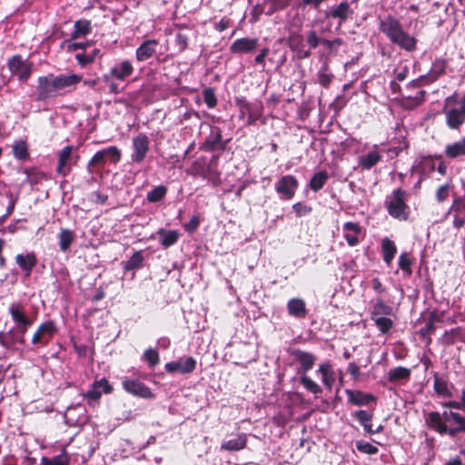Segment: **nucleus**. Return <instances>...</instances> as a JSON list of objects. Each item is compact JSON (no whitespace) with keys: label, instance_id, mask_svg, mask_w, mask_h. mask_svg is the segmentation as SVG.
Segmentation results:
<instances>
[{"label":"nucleus","instance_id":"nucleus-1","mask_svg":"<svg viewBox=\"0 0 465 465\" xmlns=\"http://www.w3.org/2000/svg\"><path fill=\"white\" fill-rule=\"evenodd\" d=\"M82 75L77 74H48L37 78L36 100L45 101L63 93L74 90L82 81Z\"/></svg>","mask_w":465,"mask_h":465},{"label":"nucleus","instance_id":"nucleus-2","mask_svg":"<svg viewBox=\"0 0 465 465\" xmlns=\"http://www.w3.org/2000/svg\"><path fill=\"white\" fill-rule=\"evenodd\" d=\"M425 423L440 435L455 437L460 432H465V417L452 411L429 412L425 416Z\"/></svg>","mask_w":465,"mask_h":465},{"label":"nucleus","instance_id":"nucleus-3","mask_svg":"<svg viewBox=\"0 0 465 465\" xmlns=\"http://www.w3.org/2000/svg\"><path fill=\"white\" fill-rule=\"evenodd\" d=\"M379 30L391 44L397 45L400 49L410 53L417 50L418 39L404 30L402 24L397 17L388 15L380 19Z\"/></svg>","mask_w":465,"mask_h":465},{"label":"nucleus","instance_id":"nucleus-4","mask_svg":"<svg viewBox=\"0 0 465 465\" xmlns=\"http://www.w3.org/2000/svg\"><path fill=\"white\" fill-rule=\"evenodd\" d=\"M134 68L133 63L128 59H122L117 61L109 70L104 74L105 87L107 93L117 94L120 93L118 82H124L133 75Z\"/></svg>","mask_w":465,"mask_h":465},{"label":"nucleus","instance_id":"nucleus-5","mask_svg":"<svg viewBox=\"0 0 465 465\" xmlns=\"http://www.w3.org/2000/svg\"><path fill=\"white\" fill-rule=\"evenodd\" d=\"M217 159V156H213L208 163L204 158L197 159L192 165V174L203 177L214 187L218 186L221 183V173L216 167Z\"/></svg>","mask_w":465,"mask_h":465},{"label":"nucleus","instance_id":"nucleus-6","mask_svg":"<svg viewBox=\"0 0 465 465\" xmlns=\"http://www.w3.org/2000/svg\"><path fill=\"white\" fill-rule=\"evenodd\" d=\"M405 195L404 191L396 189L386 200L389 214L400 221H406L409 215V207L405 203Z\"/></svg>","mask_w":465,"mask_h":465},{"label":"nucleus","instance_id":"nucleus-7","mask_svg":"<svg viewBox=\"0 0 465 465\" xmlns=\"http://www.w3.org/2000/svg\"><path fill=\"white\" fill-rule=\"evenodd\" d=\"M7 67L19 82L25 83L33 74L34 63L23 59L21 54H15L8 59Z\"/></svg>","mask_w":465,"mask_h":465},{"label":"nucleus","instance_id":"nucleus-8","mask_svg":"<svg viewBox=\"0 0 465 465\" xmlns=\"http://www.w3.org/2000/svg\"><path fill=\"white\" fill-rule=\"evenodd\" d=\"M122 156L121 150L116 146H109L101 151H98L88 162L89 172L92 173V168L96 166H103L107 160L114 163H117Z\"/></svg>","mask_w":465,"mask_h":465},{"label":"nucleus","instance_id":"nucleus-9","mask_svg":"<svg viewBox=\"0 0 465 465\" xmlns=\"http://www.w3.org/2000/svg\"><path fill=\"white\" fill-rule=\"evenodd\" d=\"M354 10L351 7V4L348 1H342L338 5L331 6L326 12V18L337 20L338 27H341L349 19H352Z\"/></svg>","mask_w":465,"mask_h":465},{"label":"nucleus","instance_id":"nucleus-10","mask_svg":"<svg viewBox=\"0 0 465 465\" xmlns=\"http://www.w3.org/2000/svg\"><path fill=\"white\" fill-rule=\"evenodd\" d=\"M150 150V140L144 134H139L132 140L131 161L141 163L144 161Z\"/></svg>","mask_w":465,"mask_h":465},{"label":"nucleus","instance_id":"nucleus-11","mask_svg":"<svg viewBox=\"0 0 465 465\" xmlns=\"http://www.w3.org/2000/svg\"><path fill=\"white\" fill-rule=\"evenodd\" d=\"M299 186L297 179L293 175L282 176L274 185L276 193L282 200H291L293 198Z\"/></svg>","mask_w":465,"mask_h":465},{"label":"nucleus","instance_id":"nucleus-12","mask_svg":"<svg viewBox=\"0 0 465 465\" xmlns=\"http://www.w3.org/2000/svg\"><path fill=\"white\" fill-rule=\"evenodd\" d=\"M444 112L446 116H465V93L460 95L454 92L445 100Z\"/></svg>","mask_w":465,"mask_h":465},{"label":"nucleus","instance_id":"nucleus-13","mask_svg":"<svg viewBox=\"0 0 465 465\" xmlns=\"http://www.w3.org/2000/svg\"><path fill=\"white\" fill-rule=\"evenodd\" d=\"M196 360L193 357H183L176 361L167 362L165 370L167 372H179L182 374L191 373L195 370Z\"/></svg>","mask_w":465,"mask_h":465},{"label":"nucleus","instance_id":"nucleus-14","mask_svg":"<svg viewBox=\"0 0 465 465\" xmlns=\"http://www.w3.org/2000/svg\"><path fill=\"white\" fill-rule=\"evenodd\" d=\"M259 45L258 38L242 37L236 39L230 46V52L234 54H252Z\"/></svg>","mask_w":465,"mask_h":465},{"label":"nucleus","instance_id":"nucleus-15","mask_svg":"<svg viewBox=\"0 0 465 465\" xmlns=\"http://www.w3.org/2000/svg\"><path fill=\"white\" fill-rule=\"evenodd\" d=\"M123 388L128 393L143 399H151L153 397L152 391L138 380L126 379L123 381Z\"/></svg>","mask_w":465,"mask_h":465},{"label":"nucleus","instance_id":"nucleus-16","mask_svg":"<svg viewBox=\"0 0 465 465\" xmlns=\"http://www.w3.org/2000/svg\"><path fill=\"white\" fill-rule=\"evenodd\" d=\"M159 41L148 39L143 41L135 50V58L138 62H144L152 58L156 53Z\"/></svg>","mask_w":465,"mask_h":465},{"label":"nucleus","instance_id":"nucleus-17","mask_svg":"<svg viewBox=\"0 0 465 465\" xmlns=\"http://www.w3.org/2000/svg\"><path fill=\"white\" fill-rule=\"evenodd\" d=\"M292 354L294 361L301 366L298 372H302V374L310 371L316 361V357L312 353L302 350H294Z\"/></svg>","mask_w":465,"mask_h":465},{"label":"nucleus","instance_id":"nucleus-18","mask_svg":"<svg viewBox=\"0 0 465 465\" xmlns=\"http://www.w3.org/2000/svg\"><path fill=\"white\" fill-rule=\"evenodd\" d=\"M236 104L240 109V116H260L262 103H249L244 97L236 98Z\"/></svg>","mask_w":465,"mask_h":465},{"label":"nucleus","instance_id":"nucleus-19","mask_svg":"<svg viewBox=\"0 0 465 465\" xmlns=\"http://www.w3.org/2000/svg\"><path fill=\"white\" fill-rule=\"evenodd\" d=\"M317 373L321 375L322 382L325 388L331 391L336 380V373L331 364L329 361L321 363Z\"/></svg>","mask_w":465,"mask_h":465},{"label":"nucleus","instance_id":"nucleus-20","mask_svg":"<svg viewBox=\"0 0 465 465\" xmlns=\"http://www.w3.org/2000/svg\"><path fill=\"white\" fill-rule=\"evenodd\" d=\"M343 237L350 246H355L359 242L361 228L357 223L347 222L342 226Z\"/></svg>","mask_w":465,"mask_h":465},{"label":"nucleus","instance_id":"nucleus-21","mask_svg":"<svg viewBox=\"0 0 465 465\" xmlns=\"http://www.w3.org/2000/svg\"><path fill=\"white\" fill-rule=\"evenodd\" d=\"M9 313L17 325H32L33 320L25 312V308L21 303H12L8 309Z\"/></svg>","mask_w":465,"mask_h":465},{"label":"nucleus","instance_id":"nucleus-22","mask_svg":"<svg viewBox=\"0 0 465 465\" xmlns=\"http://www.w3.org/2000/svg\"><path fill=\"white\" fill-rule=\"evenodd\" d=\"M345 393L349 402L356 406H365L376 401L375 397L369 393H363L361 391L347 389Z\"/></svg>","mask_w":465,"mask_h":465},{"label":"nucleus","instance_id":"nucleus-23","mask_svg":"<svg viewBox=\"0 0 465 465\" xmlns=\"http://www.w3.org/2000/svg\"><path fill=\"white\" fill-rule=\"evenodd\" d=\"M288 313L296 318L303 319L307 315L305 302L301 298H292L287 302Z\"/></svg>","mask_w":465,"mask_h":465},{"label":"nucleus","instance_id":"nucleus-24","mask_svg":"<svg viewBox=\"0 0 465 465\" xmlns=\"http://www.w3.org/2000/svg\"><path fill=\"white\" fill-rule=\"evenodd\" d=\"M247 435L245 433L237 434L233 439L223 440L221 449L228 451H238L246 447Z\"/></svg>","mask_w":465,"mask_h":465},{"label":"nucleus","instance_id":"nucleus-25","mask_svg":"<svg viewBox=\"0 0 465 465\" xmlns=\"http://www.w3.org/2000/svg\"><path fill=\"white\" fill-rule=\"evenodd\" d=\"M316 81L315 83L319 84L324 89H329L331 84L332 83L334 79V74L330 69L329 64L327 61H325L321 68L319 69L317 74H316Z\"/></svg>","mask_w":465,"mask_h":465},{"label":"nucleus","instance_id":"nucleus-26","mask_svg":"<svg viewBox=\"0 0 465 465\" xmlns=\"http://www.w3.org/2000/svg\"><path fill=\"white\" fill-rule=\"evenodd\" d=\"M92 31L91 21L87 19L76 20L74 24V30L70 35V40H76L86 36Z\"/></svg>","mask_w":465,"mask_h":465},{"label":"nucleus","instance_id":"nucleus-27","mask_svg":"<svg viewBox=\"0 0 465 465\" xmlns=\"http://www.w3.org/2000/svg\"><path fill=\"white\" fill-rule=\"evenodd\" d=\"M74 150V147L73 145H67L59 153L57 173L63 175L68 173L69 169L66 168V165L71 163Z\"/></svg>","mask_w":465,"mask_h":465},{"label":"nucleus","instance_id":"nucleus-28","mask_svg":"<svg viewBox=\"0 0 465 465\" xmlns=\"http://www.w3.org/2000/svg\"><path fill=\"white\" fill-rule=\"evenodd\" d=\"M112 390L108 381L105 379H101L100 381H96L92 385L91 389L86 392L85 396L95 401L98 400L102 393H108Z\"/></svg>","mask_w":465,"mask_h":465},{"label":"nucleus","instance_id":"nucleus-29","mask_svg":"<svg viewBox=\"0 0 465 465\" xmlns=\"http://www.w3.org/2000/svg\"><path fill=\"white\" fill-rule=\"evenodd\" d=\"M381 159V153L377 151V145H374V149L370 151L366 154H362L359 157V165L362 169L369 170L377 164Z\"/></svg>","mask_w":465,"mask_h":465},{"label":"nucleus","instance_id":"nucleus-30","mask_svg":"<svg viewBox=\"0 0 465 465\" xmlns=\"http://www.w3.org/2000/svg\"><path fill=\"white\" fill-rule=\"evenodd\" d=\"M448 66V60L444 58H436L432 64L431 68L428 74V78L430 82H434L439 79L441 75L445 74L446 68Z\"/></svg>","mask_w":465,"mask_h":465},{"label":"nucleus","instance_id":"nucleus-31","mask_svg":"<svg viewBox=\"0 0 465 465\" xmlns=\"http://www.w3.org/2000/svg\"><path fill=\"white\" fill-rule=\"evenodd\" d=\"M15 262L19 267L25 272L26 276H29L33 268L36 264V258L34 253L17 254Z\"/></svg>","mask_w":465,"mask_h":465},{"label":"nucleus","instance_id":"nucleus-32","mask_svg":"<svg viewBox=\"0 0 465 465\" xmlns=\"http://www.w3.org/2000/svg\"><path fill=\"white\" fill-rule=\"evenodd\" d=\"M426 95V91L418 90L414 95L409 94L402 100V106L406 109H414L420 105Z\"/></svg>","mask_w":465,"mask_h":465},{"label":"nucleus","instance_id":"nucleus-33","mask_svg":"<svg viewBox=\"0 0 465 465\" xmlns=\"http://www.w3.org/2000/svg\"><path fill=\"white\" fill-rule=\"evenodd\" d=\"M381 251L383 261L387 265H390L397 252L396 245L391 240L385 238L381 242Z\"/></svg>","mask_w":465,"mask_h":465},{"label":"nucleus","instance_id":"nucleus-34","mask_svg":"<svg viewBox=\"0 0 465 465\" xmlns=\"http://www.w3.org/2000/svg\"><path fill=\"white\" fill-rule=\"evenodd\" d=\"M433 388L435 392L442 397H450L451 395L448 381L445 378L440 377L437 372L433 374Z\"/></svg>","mask_w":465,"mask_h":465},{"label":"nucleus","instance_id":"nucleus-35","mask_svg":"<svg viewBox=\"0 0 465 465\" xmlns=\"http://www.w3.org/2000/svg\"><path fill=\"white\" fill-rule=\"evenodd\" d=\"M13 155L15 159L25 161L29 157L28 144L24 140L15 141L12 145Z\"/></svg>","mask_w":465,"mask_h":465},{"label":"nucleus","instance_id":"nucleus-36","mask_svg":"<svg viewBox=\"0 0 465 465\" xmlns=\"http://www.w3.org/2000/svg\"><path fill=\"white\" fill-rule=\"evenodd\" d=\"M25 342V336L17 333L15 335L13 331H9L5 336L0 333V344L5 348H11L15 343L24 345Z\"/></svg>","mask_w":465,"mask_h":465},{"label":"nucleus","instance_id":"nucleus-37","mask_svg":"<svg viewBox=\"0 0 465 465\" xmlns=\"http://www.w3.org/2000/svg\"><path fill=\"white\" fill-rule=\"evenodd\" d=\"M445 154L449 158L465 155V139L448 144L445 148Z\"/></svg>","mask_w":465,"mask_h":465},{"label":"nucleus","instance_id":"nucleus-38","mask_svg":"<svg viewBox=\"0 0 465 465\" xmlns=\"http://www.w3.org/2000/svg\"><path fill=\"white\" fill-rule=\"evenodd\" d=\"M70 458L64 448L59 455L49 459L47 457H42L41 465H69Z\"/></svg>","mask_w":465,"mask_h":465},{"label":"nucleus","instance_id":"nucleus-39","mask_svg":"<svg viewBox=\"0 0 465 465\" xmlns=\"http://www.w3.org/2000/svg\"><path fill=\"white\" fill-rule=\"evenodd\" d=\"M59 247L62 252H66L74 241V233L69 229H61L59 235Z\"/></svg>","mask_w":465,"mask_h":465},{"label":"nucleus","instance_id":"nucleus-40","mask_svg":"<svg viewBox=\"0 0 465 465\" xmlns=\"http://www.w3.org/2000/svg\"><path fill=\"white\" fill-rule=\"evenodd\" d=\"M438 320V317L435 313H432L425 323L424 327H422L419 333L420 335L427 339V343L430 344L431 341L430 334L433 333L436 330L435 322Z\"/></svg>","mask_w":465,"mask_h":465},{"label":"nucleus","instance_id":"nucleus-41","mask_svg":"<svg viewBox=\"0 0 465 465\" xmlns=\"http://www.w3.org/2000/svg\"><path fill=\"white\" fill-rule=\"evenodd\" d=\"M411 376V371L405 367H396L391 369L388 372V379L390 381H397L400 380H408Z\"/></svg>","mask_w":465,"mask_h":465},{"label":"nucleus","instance_id":"nucleus-42","mask_svg":"<svg viewBox=\"0 0 465 465\" xmlns=\"http://www.w3.org/2000/svg\"><path fill=\"white\" fill-rule=\"evenodd\" d=\"M159 235H160V242L161 244L167 248V247H170L171 245L174 244L177 240H178V237H179V233L176 232V231H164V230H160L158 232Z\"/></svg>","mask_w":465,"mask_h":465},{"label":"nucleus","instance_id":"nucleus-43","mask_svg":"<svg viewBox=\"0 0 465 465\" xmlns=\"http://www.w3.org/2000/svg\"><path fill=\"white\" fill-rule=\"evenodd\" d=\"M327 179H328L327 172L321 171V172L316 173L312 177V179L310 181V188L314 192H318L324 186Z\"/></svg>","mask_w":465,"mask_h":465},{"label":"nucleus","instance_id":"nucleus-44","mask_svg":"<svg viewBox=\"0 0 465 465\" xmlns=\"http://www.w3.org/2000/svg\"><path fill=\"white\" fill-rule=\"evenodd\" d=\"M354 417L358 419V420L362 425L364 430L367 433L372 434V426L371 423L372 415L371 413H369L366 411L361 410L354 413Z\"/></svg>","mask_w":465,"mask_h":465},{"label":"nucleus","instance_id":"nucleus-45","mask_svg":"<svg viewBox=\"0 0 465 465\" xmlns=\"http://www.w3.org/2000/svg\"><path fill=\"white\" fill-rule=\"evenodd\" d=\"M300 382L308 391L314 394L315 397L322 391L321 386L305 374L301 376Z\"/></svg>","mask_w":465,"mask_h":465},{"label":"nucleus","instance_id":"nucleus-46","mask_svg":"<svg viewBox=\"0 0 465 465\" xmlns=\"http://www.w3.org/2000/svg\"><path fill=\"white\" fill-rule=\"evenodd\" d=\"M143 262V256L141 251L135 252L128 261L124 263V269L126 271L140 268Z\"/></svg>","mask_w":465,"mask_h":465},{"label":"nucleus","instance_id":"nucleus-47","mask_svg":"<svg viewBox=\"0 0 465 465\" xmlns=\"http://www.w3.org/2000/svg\"><path fill=\"white\" fill-rule=\"evenodd\" d=\"M391 307L387 305L382 300H377L373 311L371 313V319L376 317H383L384 315H389L391 313Z\"/></svg>","mask_w":465,"mask_h":465},{"label":"nucleus","instance_id":"nucleus-48","mask_svg":"<svg viewBox=\"0 0 465 465\" xmlns=\"http://www.w3.org/2000/svg\"><path fill=\"white\" fill-rule=\"evenodd\" d=\"M167 188L164 185H158L152 191L147 193V200L150 203H156L161 201L166 194Z\"/></svg>","mask_w":465,"mask_h":465},{"label":"nucleus","instance_id":"nucleus-49","mask_svg":"<svg viewBox=\"0 0 465 465\" xmlns=\"http://www.w3.org/2000/svg\"><path fill=\"white\" fill-rule=\"evenodd\" d=\"M39 331L43 333L44 337L49 342L56 332V325L53 321H47L43 322L39 327Z\"/></svg>","mask_w":465,"mask_h":465},{"label":"nucleus","instance_id":"nucleus-50","mask_svg":"<svg viewBox=\"0 0 465 465\" xmlns=\"http://www.w3.org/2000/svg\"><path fill=\"white\" fill-rule=\"evenodd\" d=\"M305 40L309 48L312 50L320 45L322 37L318 35L314 29H311L305 33Z\"/></svg>","mask_w":465,"mask_h":465},{"label":"nucleus","instance_id":"nucleus-51","mask_svg":"<svg viewBox=\"0 0 465 465\" xmlns=\"http://www.w3.org/2000/svg\"><path fill=\"white\" fill-rule=\"evenodd\" d=\"M375 322L376 326L382 333H387L393 326V322L387 317H376L372 319Z\"/></svg>","mask_w":465,"mask_h":465},{"label":"nucleus","instance_id":"nucleus-52","mask_svg":"<svg viewBox=\"0 0 465 465\" xmlns=\"http://www.w3.org/2000/svg\"><path fill=\"white\" fill-rule=\"evenodd\" d=\"M84 83L85 85L92 87L97 91L107 92V87H105L104 74L102 77L84 80Z\"/></svg>","mask_w":465,"mask_h":465},{"label":"nucleus","instance_id":"nucleus-53","mask_svg":"<svg viewBox=\"0 0 465 465\" xmlns=\"http://www.w3.org/2000/svg\"><path fill=\"white\" fill-rule=\"evenodd\" d=\"M203 98L209 108H213L217 104L216 94L212 87L205 88L203 91Z\"/></svg>","mask_w":465,"mask_h":465},{"label":"nucleus","instance_id":"nucleus-54","mask_svg":"<svg viewBox=\"0 0 465 465\" xmlns=\"http://www.w3.org/2000/svg\"><path fill=\"white\" fill-rule=\"evenodd\" d=\"M292 0H271V6L267 11V15H272L277 11L283 10L287 8Z\"/></svg>","mask_w":465,"mask_h":465},{"label":"nucleus","instance_id":"nucleus-55","mask_svg":"<svg viewBox=\"0 0 465 465\" xmlns=\"http://www.w3.org/2000/svg\"><path fill=\"white\" fill-rule=\"evenodd\" d=\"M356 449L366 454H376L378 452V448L367 441L364 440H357L355 443Z\"/></svg>","mask_w":465,"mask_h":465},{"label":"nucleus","instance_id":"nucleus-56","mask_svg":"<svg viewBox=\"0 0 465 465\" xmlns=\"http://www.w3.org/2000/svg\"><path fill=\"white\" fill-rule=\"evenodd\" d=\"M288 44L292 51L304 46L303 36L300 34L292 33L288 38Z\"/></svg>","mask_w":465,"mask_h":465},{"label":"nucleus","instance_id":"nucleus-57","mask_svg":"<svg viewBox=\"0 0 465 465\" xmlns=\"http://www.w3.org/2000/svg\"><path fill=\"white\" fill-rule=\"evenodd\" d=\"M143 359L148 362L150 367H154L159 362V354L156 350L147 349L143 353Z\"/></svg>","mask_w":465,"mask_h":465},{"label":"nucleus","instance_id":"nucleus-58","mask_svg":"<svg viewBox=\"0 0 465 465\" xmlns=\"http://www.w3.org/2000/svg\"><path fill=\"white\" fill-rule=\"evenodd\" d=\"M189 39H190V37L187 34L178 32L175 35L174 42H175L176 45L179 47V50L181 52H183L184 50H186L188 48Z\"/></svg>","mask_w":465,"mask_h":465},{"label":"nucleus","instance_id":"nucleus-59","mask_svg":"<svg viewBox=\"0 0 465 465\" xmlns=\"http://www.w3.org/2000/svg\"><path fill=\"white\" fill-rule=\"evenodd\" d=\"M411 261L409 255L407 254V252H402L399 257V267L402 271L407 272L408 274H411Z\"/></svg>","mask_w":465,"mask_h":465},{"label":"nucleus","instance_id":"nucleus-60","mask_svg":"<svg viewBox=\"0 0 465 465\" xmlns=\"http://www.w3.org/2000/svg\"><path fill=\"white\" fill-rule=\"evenodd\" d=\"M32 343L35 346H36V348H40V347L46 346L49 342L47 341V340L44 337L43 333L37 328V330L35 331V332L34 333V335L32 337Z\"/></svg>","mask_w":465,"mask_h":465},{"label":"nucleus","instance_id":"nucleus-61","mask_svg":"<svg viewBox=\"0 0 465 465\" xmlns=\"http://www.w3.org/2000/svg\"><path fill=\"white\" fill-rule=\"evenodd\" d=\"M75 60L81 67H85L86 65L93 64V57L89 55L88 53H81L75 54Z\"/></svg>","mask_w":465,"mask_h":465},{"label":"nucleus","instance_id":"nucleus-62","mask_svg":"<svg viewBox=\"0 0 465 465\" xmlns=\"http://www.w3.org/2000/svg\"><path fill=\"white\" fill-rule=\"evenodd\" d=\"M92 45L91 41L81 42V43H69L67 45L66 50L67 52H74L75 50L81 49L85 52L86 48Z\"/></svg>","mask_w":465,"mask_h":465},{"label":"nucleus","instance_id":"nucleus-63","mask_svg":"<svg viewBox=\"0 0 465 465\" xmlns=\"http://www.w3.org/2000/svg\"><path fill=\"white\" fill-rule=\"evenodd\" d=\"M292 209L294 210L297 216H304L309 214L312 212V208L301 203H296L292 205Z\"/></svg>","mask_w":465,"mask_h":465},{"label":"nucleus","instance_id":"nucleus-64","mask_svg":"<svg viewBox=\"0 0 465 465\" xmlns=\"http://www.w3.org/2000/svg\"><path fill=\"white\" fill-rule=\"evenodd\" d=\"M450 211H453L455 213L465 216V202L460 198L454 200Z\"/></svg>","mask_w":465,"mask_h":465}]
</instances>
